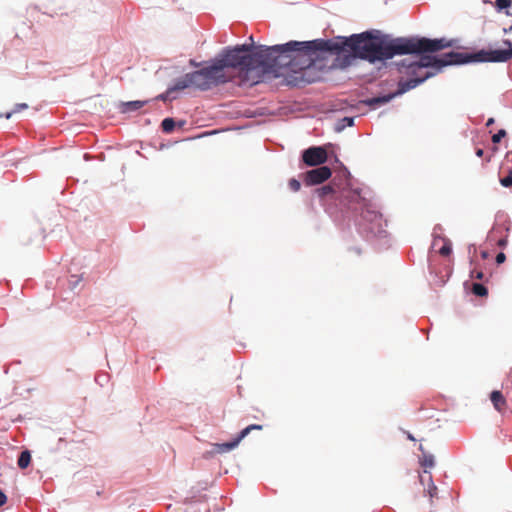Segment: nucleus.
Here are the masks:
<instances>
[{
    "label": "nucleus",
    "instance_id": "1",
    "mask_svg": "<svg viewBox=\"0 0 512 512\" xmlns=\"http://www.w3.org/2000/svg\"><path fill=\"white\" fill-rule=\"evenodd\" d=\"M249 54L253 76L259 83L266 73L286 76L309 69L324 52L334 54L339 47L333 40L316 39L307 42L290 41L285 44L266 46L256 45L253 36L249 37Z\"/></svg>",
    "mask_w": 512,
    "mask_h": 512
},
{
    "label": "nucleus",
    "instance_id": "2",
    "mask_svg": "<svg viewBox=\"0 0 512 512\" xmlns=\"http://www.w3.org/2000/svg\"><path fill=\"white\" fill-rule=\"evenodd\" d=\"M249 49L248 43L225 48L212 65L179 78L168 88V94L190 87L206 91L213 86L236 79L238 84H257V76H253Z\"/></svg>",
    "mask_w": 512,
    "mask_h": 512
},
{
    "label": "nucleus",
    "instance_id": "3",
    "mask_svg": "<svg viewBox=\"0 0 512 512\" xmlns=\"http://www.w3.org/2000/svg\"><path fill=\"white\" fill-rule=\"evenodd\" d=\"M332 40L339 47L338 50L334 51V54L351 52L354 57L367 60L370 63L391 59L395 55L440 51L453 46V40L445 38H398L390 43H385L370 32L354 34L349 38L338 37Z\"/></svg>",
    "mask_w": 512,
    "mask_h": 512
},
{
    "label": "nucleus",
    "instance_id": "4",
    "mask_svg": "<svg viewBox=\"0 0 512 512\" xmlns=\"http://www.w3.org/2000/svg\"><path fill=\"white\" fill-rule=\"evenodd\" d=\"M434 51H426V52H414L413 54H420L419 61H408L403 60L399 63L400 72H404L407 75L411 76L408 80H400L398 83V89L395 93H390L385 96L373 97L367 99L365 103L371 107H377L383 104L388 103L391 99H393L397 95H401L422 82H424L427 78L432 76L431 73H422L423 68L435 67L442 68L447 65L453 64H463L467 62H476L472 57L474 53H460V52H449L442 55V57L431 56L428 53H433Z\"/></svg>",
    "mask_w": 512,
    "mask_h": 512
},
{
    "label": "nucleus",
    "instance_id": "5",
    "mask_svg": "<svg viewBox=\"0 0 512 512\" xmlns=\"http://www.w3.org/2000/svg\"><path fill=\"white\" fill-rule=\"evenodd\" d=\"M314 192L322 201H325L326 199H333L340 200V202L344 204L350 203L359 197L358 192L353 191L346 186L340 187L336 183V179H333L330 185L317 188Z\"/></svg>",
    "mask_w": 512,
    "mask_h": 512
},
{
    "label": "nucleus",
    "instance_id": "6",
    "mask_svg": "<svg viewBox=\"0 0 512 512\" xmlns=\"http://www.w3.org/2000/svg\"><path fill=\"white\" fill-rule=\"evenodd\" d=\"M503 44L507 46L506 49H482L475 52L472 57L477 62H507L512 59V41L505 39L503 40Z\"/></svg>",
    "mask_w": 512,
    "mask_h": 512
},
{
    "label": "nucleus",
    "instance_id": "7",
    "mask_svg": "<svg viewBox=\"0 0 512 512\" xmlns=\"http://www.w3.org/2000/svg\"><path fill=\"white\" fill-rule=\"evenodd\" d=\"M328 159V154L325 148L320 146H313L304 150L302 160L307 166H319L324 164Z\"/></svg>",
    "mask_w": 512,
    "mask_h": 512
},
{
    "label": "nucleus",
    "instance_id": "8",
    "mask_svg": "<svg viewBox=\"0 0 512 512\" xmlns=\"http://www.w3.org/2000/svg\"><path fill=\"white\" fill-rule=\"evenodd\" d=\"M331 174L328 166H320L303 174V181L307 186L318 185L328 180Z\"/></svg>",
    "mask_w": 512,
    "mask_h": 512
},
{
    "label": "nucleus",
    "instance_id": "9",
    "mask_svg": "<svg viewBox=\"0 0 512 512\" xmlns=\"http://www.w3.org/2000/svg\"><path fill=\"white\" fill-rule=\"evenodd\" d=\"M262 428H263L262 425H258V424L249 425L240 432V434L238 435V437L235 440L226 442V443L216 444L215 449L218 453L228 452V451L234 449L239 444V442L250 433V431L262 430Z\"/></svg>",
    "mask_w": 512,
    "mask_h": 512
},
{
    "label": "nucleus",
    "instance_id": "10",
    "mask_svg": "<svg viewBox=\"0 0 512 512\" xmlns=\"http://www.w3.org/2000/svg\"><path fill=\"white\" fill-rule=\"evenodd\" d=\"M490 400L494 406V408L500 412L503 413L507 409V402L505 397L503 396L501 391L495 390L492 391L490 394Z\"/></svg>",
    "mask_w": 512,
    "mask_h": 512
},
{
    "label": "nucleus",
    "instance_id": "11",
    "mask_svg": "<svg viewBox=\"0 0 512 512\" xmlns=\"http://www.w3.org/2000/svg\"><path fill=\"white\" fill-rule=\"evenodd\" d=\"M439 242H442V246L438 249V253L444 257L449 256L452 252L451 241L445 237L437 236L433 240V247H437Z\"/></svg>",
    "mask_w": 512,
    "mask_h": 512
},
{
    "label": "nucleus",
    "instance_id": "12",
    "mask_svg": "<svg viewBox=\"0 0 512 512\" xmlns=\"http://www.w3.org/2000/svg\"><path fill=\"white\" fill-rule=\"evenodd\" d=\"M502 231V227H493V229L489 233L488 239L489 241H495L499 247L504 248L508 243L507 235L500 237L498 239L496 238L497 234L502 233Z\"/></svg>",
    "mask_w": 512,
    "mask_h": 512
},
{
    "label": "nucleus",
    "instance_id": "13",
    "mask_svg": "<svg viewBox=\"0 0 512 512\" xmlns=\"http://www.w3.org/2000/svg\"><path fill=\"white\" fill-rule=\"evenodd\" d=\"M420 478V482L422 484H425V482L428 483V494L431 498H433L436 494H437V487L434 485L433 481H432V476L431 474L424 470V475H420L419 476Z\"/></svg>",
    "mask_w": 512,
    "mask_h": 512
},
{
    "label": "nucleus",
    "instance_id": "14",
    "mask_svg": "<svg viewBox=\"0 0 512 512\" xmlns=\"http://www.w3.org/2000/svg\"><path fill=\"white\" fill-rule=\"evenodd\" d=\"M419 449L423 452L422 457L420 458V464L425 470L431 469L434 467V456L432 454H428L424 452L423 446L420 445Z\"/></svg>",
    "mask_w": 512,
    "mask_h": 512
},
{
    "label": "nucleus",
    "instance_id": "15",
    "mask_svg": "<svg viewBox=\"0 0 512 512\" xmlns=\"http://www.w3.org/2000/svg\"><path fill=\"white\" fill-rule=\"evenodd\" d=\"M145 101H129L122 103L121 105V112L127 113L131 111H136L138 109H141L145 105Z\"/></svg>",
    "mask_w": 512,
    "mask_h": 512
},
{
    "label": "nucleus",
    "instance_id": "16",
    "mask_svg": "<svg viewBox=\"0 0 512 512\" xmlns=\"http://www.w3.org/2000/svg\"><path fill=\"white\" fill-rule=\"evenodd\" d=\"M31 463V454L28 450L22 451L18 458V466L21 469L27 468Z\"/></svg>",
    "mask_w": 512,
    "mask_h": 512
},
{
    "label": "nucleus",
    "instance_id": "17",
    "mask_svg": "<svg viewBox=\"0 0 512 512\" xmlns=\"http://www.w3.org/2000/svg\"><path fill=\"white\" fill-rule=\"evenodd\" d=\"M472 292L476 296H480V297L487 296V294H488L487 288L484 285L479 284V283H473Z\"/></svg>",
    "mask_w": 512,
    "mask_h": 512
},
{
    "label": "nucleus",
    "instance_id": "18",
    "mask_svg": "<svg viewBox=\"0 0 512 512\" xmlns=\"http://www.w3.org/2000/svg\"><path fill=\"white\" fill-rule=\"evenodd\" d=\"M161 127L164 132L170 133L175 127V122L172 118H165L161 123Z\"/></svg>",
    "mask_w": 512,
    "mask_h": 512
},
{
    "label": "nucleus",
    "instance_id": "19",
    "mask_svg": "<svg viewBox=\"0 0 512 512\" xmlns=\"http://www.w3.org/2000/svg\"><path fill=\"white\" fill-rule=\"evenodd\" d=\"M27 108H28V105H27L26 103H18V104H16V105H15V107H14L13 111L8 112V113H6V114H5V118H6V119H9V118H11V116H12L14 113H18V112H20V111H22V110H25V109H27Z\"/></svg>",
    "mask_w": 512,
    "mask_h": 512
},
{
    "label": "nucleus",
    "instance_id": "20",
    "mask_svg": "<svg viewBox=\"0 0 512 512\" xmlns=\"http://www.w3.org/2000/svg\"><path fill=\"white\" fill-rule=\"evenodd\" d=\"M500 183L504 187H512V170H509V174L500 179Z\"/></svg>",
    "mask_w": 512,
    "mask_h": 512
},
{
    "label": "nucleus",
    "instance_id": "21",
    "mask_svg": "<svg viewBox=\"0 0 512 512\" xmlns=\"http://www.w3.org/2000/svg\"><path fill=\"white\" fill-rule=\"evenodd\" d=\"M288 185H289V188L293 191V192H297L300 190L301 188V183L299 180L295 179V178H292L289 180L288 182Z\"/></svg>",
    "mask_w": 512,
    "mask_h": 512
},
{
    "label": "nucleus",
    "instance_id": "22",
    "mask_svg": "<svg viewBox=\"0 0 512 512\" xmlns=\"http://www.w3.org/2000/svg\"><path fill=\"white\" fill-rule=\"evenodd\" d=\"M506 131L504 129H500L496 134L492 136L493 143H499L502 138L506 136Z\"/></svg>",
    "mask_w": 512,
    "mask_h": 512
},
{
    "label": "nucleus",
    "instance_id": "23",
    "mask_svg": "<svg viewBox=\"0 0 512 512\" xmlns=\"http://www.w3.org/2000/svg\"><path fill=\"white\" fill-rule=\"evenodd\" d=\"M470 276L473 279L482 280L484 278V273L481 270L473 269L470 272Z\"/></svg>",
    "mask_w": 512,
    "mask_h": 512
},
{
    "label": "nucleus",
    "instance_id": "24",
    "mask_svg": "<svg viewBox=\"0 0 512 512\" xmlns=\"http://www.w3.org/2000/svg\"><path fill=\"white\" fill-rule=\"evenodd\" d=\"M511 0H496V4L500 9L508 8L511 6Z\"/></svg>",
    "mask_w": 512,
    "mask_h": 512
},
{
    "label": "nucleus",
    "instance_id": "25",
    "mask_svg": "<svg viewBox=\"0 0 512 512\" xmlns=\"http://www.w3.org/2000/svg\"><path fill=\"white\" fill-rule=\"evenodd\" d=\"M506 260V255L503 253V252H500L497 254L496 256V263L497 264H502L504 263Z\"/></svg>",
    "mask_w": 512,
    "mask_h": 512
},
{
    "label": "nucleus",
    "instance_id": "26",
    "mask_svg": "<svg viewBox=\"0 0 512 512\" xmlns=\"http://www.w3.org/2000/svg\"><path fill=\"white\" fill-rule=\"evenodd\" d=\"M172 93H173V92H171L170 94H168V90H167L165 93H163V94L159 95V96L157 97V99H160V100L166 101V100H167V99L172 95Z\"/></svg>",
    "mask_w": 512,
    "mask_h": 512
},
{
    "label": "nucleus",
    "instance_id": "27",
    "mask_svg": "<svg viewBox=\"0 0 512 512\" xmlns=\"http://www.w3.org/2000/svg\"><path fill=\"white\" fill-rule=\"evenodd\" d=\"M7 501L6 495L0 490V507L3 506Z\"/></svg>",
    "mask_w": 512,
    "mask_h": 512
},
{
    "label": "nucleus",
    "instance_id": "28",
    "mask_svg": "<svg viewBox=\"0 0 512 512\" xmlns=\"http://www.w3.org/2000/svg\"><path fill=\"white\" fill-rule=\"evenodd\" d=\"M483 154H484V150H483V149L479 148V149H477V150H476V155H477L478 157H482V156H483Z\"/></svg>",
    "mask_w": 512,
    "mask_h": 512
},
{
    "label": "nucleus",
    "instance_id": "29",
    "mask_svg": "<svg viewBox=\"0 0 512 512\" xmlns=\"http://www.w3.org/2000/svg\"><path fill=\"white\" fill-rule=\"evenodd\" d=\"M494 123V119L493 118H489L487 123H486V126H490Z\"/></svg>",
    "mask_w": 512,
    "mask_h": 512
},
{
    "label": "nucleus",
    "instance_id": "30",
    "mask_svg": "<svg viewBox=\"0 0 512 512\" xmlns=\"http://www.w3.org/2000/svg\"><path fill=\"white\" fill-rule=\"evenodd\" d=\"M190 64L194 67H198L200 64L196 63L194 60H190Z\"/></svg>",
    "mask_w": 512,
    "mask_h": 512
},
{
    "label": "nucleus",
    "instance_id": "31",
    "mask_svg": "<svg viewBox=\"0 0 512 512\" xmlns=\"http://www.w3.org/2000/svg\"><path fill=\"white\" fill-rule=\"evenodd\" d=\"M482 258L486 259L488 257V253L486 251H483L481 253Z\"/></svg>",
    "mask_w": 512,
    "mask_h": 512
},
{
    "label": "nucleus",
    "instance_id": "32",
    "mask_svg": "<svg viewBox=\"0 0 512 512\" xmlns=\"http://www.w3.org/2000/svg\"><path fill=\"white\" fill-rule=\"evenodd\" d=\"M345 120H349V125L353 124V119L352 118H345Z\"/></svg>",
    "mask_w": 512,
    "mask_h": 512
},
{
    "label": "nucleus",
    "instance_id": "33",
    "mask_svg": "<svg viewBox=\"0 0 512 512\" xmlns=\"http://www.w3.org/2000/svg\"><path fill=\"white\" fill-rule=\"evenodd\" d=\"M505 33L512 32V26L509 29H504Z\"/></svg>",
    "mask_w": 512,
    "mask_h": 512
},
{
    "label": "nucleus",
    "instance_id": "34",
    "mask_svg": "<svg viewBox=\"0 0 512 512\" xmlns=\"http://www.w3.org/2000/svg\"><path fill=\"white\" fill-rule=\"evenodd\" d=\"M408 439H410V440H412V441H414V440H415V438H414L411 434H408Z\"/></svg>",
    "mask_w": 512,
    "mask_h": 512
},
{
    "label": "nucleus",
    "instance_id": "35",
    "mask_svg": "<svg viewBox=\"0 0 512 512\" xmlns=\"http://www.w3.org/2000/svg\"><path fill=\"white\" fill-rule=\"evenodd\" d=\"M490 160H491V157H490V156H489L488 158H486V161H487V162H490Z\"/></svg>",
    "mask_w": 512,
    "mask_h": 512
},
{
    "label": "nucleus",
    "instance_id": "36",
    "mask_svg": "<svg viewBox=\"0 0 512 512\" xmlns=\"http://www.w3.org/2000/svg\"><path fill=\"white\" fill-rule=\"evenodd\" d=\"M0 117H2V114H0Z\"/></svg>",
    "mask_w": 512,
    "mask_h": 512
}]
</instances>
